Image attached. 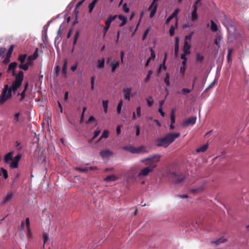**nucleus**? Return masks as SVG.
I'll return each mask as SVG.
<instances>
[{
	"mask_svg": "<svg viewBox=\"0 0 249 249\" xmlns=\"http://www.w3.org/2000/svg\"><path fill=\"white\" fill-rule=\"evenodd\" d=\"M160 155H155L150 157L141 160V162L144 163L147 167L140 170L137 176L138 178L140 179H142L147 176L150 173L153 172L154 169L157 167V162L160 161Z\"/></svg>",
	"mask_w": 249,
	"mask_h": 249,
	"instance_id": "1",
	"label": "nucleus"
},
{
	"mask_svg": "<svg viewBox=\"0 0 249 249\" xmlns=\"http://www.w3.org/2000/svg\"><path fill=\"white\" fill-rule=\"evenodd\" d=\"M180 135V133H169L162 138L155 140L156 145L158 147H167L176 139Z\"/></svg>",
	"mask_w": 249,
	"mask_h": 249,
	"instance_id": "2",
	"label": "nucleus"
},
{
	"mask_svg": "<svg viewBox=\"0 0 249 249\" xmlns=\"http://www.w3.org/2000/svg\"><path fill=\"white\" fill-rule=\"evenodd\" d=\"M12 92L8 85H5L0 95V104H3L5 101L11 98Z\"/></svg>",
	"mask_w": 249,
	"mask_h": 249,
	"instance_id": "3",
	"label": "nucleus"
},
{
	"mask_svg": "<svg viewBox=\"0 0 249 249\" xmlns=\"http://www.w3.org/2000/svg\"><path fill=\"white\" fill-rule=\"evenodd\" d=\"M196 117L193 116L190 117L182 122V126L183 127H186L189 125H193L196 123Z\"/></svg>",
	"mask_w": 249,
	"mask_h": 249,
	"instance_id": "4",
	"label": "nucleus"
},
{
	"mask_svg": "<svg viewBox=\"0 0 249 249\" xmlns=\"http://www.w3.org/2000/svg\"><path fill=\"white\" fill-rule=\"evenodd\" d=\"M173 178L175 180L176 183H181L185 178V176L182 174H173Z\"/></svg>",
	"mask_w": 249,
	"mask_h": 249,
	"instance_id": "5",
	"label": "nucleus"
},
{
	"mask_svg": "<svg viewBox=\"0 0 249 249\" xmlns=\"http://www.w3.org/2000/svg\"><path fill=\"white\" fill-rule=\"evenodd\" d=\"M197 6L196 4L193 5V10L191 14V20L193 21H195L198 19V16L197 14Z\"/></svg>",
	"mask_w": 249,
	"mask_h": 249,
	"instance_id": "6",
	"label": "nucleus"
},
{
	"mask_svg": "<svg viewBox=\"0 0 249 249\" xmlns=\"http://www.w3.org/2000/svg\"><path fill=\"white\" fill-rule=\"evenodd\" d=\"M24 77L23 72L21 71H19L18 73L15 76V82L20 83L22 84Z\"/></svg>",
	"mask_w": 249,
	"mask_h": 249,
	"instance_id": "7",
	"label": "nucleus"
},
{
	"mask_svg": "<svg viewBox=\"0 0 249 249\" xmlns=\"http://www.w3.org/2000/svg\"><path fill=\"white\" fill-rule=\"evenodd\" d=\"M131 88H124L123 90V92L124 93V98L125 100L128 101L130 100V95L131 91Z\"/></svg>",
	"mask_w": 249,
	"mask_h": 249,
	"instance_id": "8",
	"label": "nucleus"
},
{
	"mask_svg": "<svg viewBox=\"0 0 249 249\" xmlns=\"http://www.w3.org/2000/svg\"><path fill=\"white\" fill-rule=\"evenodd\" d=\"M13 196V193L12 192H8L7 193L6 196H5V197L3 198V199L1 201V204H4L6 203L7 202H8L9 201H10L12 199Z\"/></svg>",
	"mask_w": 249,
	"mask_h": 249,
	"instance_id": "9",
	"label": "nucleus"
},
{
	"mask_svg": "<svg viewBox=\"0 0 249 249\" xmlns=\"http://www.w3.org/2000/svg\"><path fill=\"white\" fill-rule=\"evenodd\" d=\"M13 152H10L4 156V161L5 163H9V161L13 160Z\"/></svg>",
	"mask_w": 249,
	"mask_h": 249,
	"instance_id": "10",
	"label": "nucleus"
},
{
	"mask_svg": "<svg viewBox=\"0 0 249 249\" xmlns=\"http://www.w3.org/2000/svg\"><path fill=\"white\" fill-rule=\"evenodd\" d=\"M21 86V84L14 81L9 88L11 90V92L13 91L15 93Z\"/></svg>",
	"mask_w": 249,
	"mask_h": 249,
	"instance_id": "11",
	"label": "nucleus"
},
{
	"mask_svg": "<svg viewBox=\"0 0 249 249\" xmlns=\"http://www.w3.org/2000/svg\"><path fill=\"white\" fill-rule=\"evenodd\" d=\"M124 150L128 151L131 153H137V147L132 145L125 146L123 147Z\"/></svg>",
	"mask_w": 249,
	"mask_h": 249,
	"instance_id": "12",
	"label": "nucleus"
},
{
	"mask_svg": "<svg viewBox=\"0 0 249 249\" xmlns=\"http://www.w3.org/2000/svg\"><path fill=\"white\" fill-rule=\"evenodd\" d=\"M100 154L103 158H108L112 154V152L108 149L101 151Z\"/></svg>",
	"mask_w": 249,
	"mask_h": 249,
	"instance_id": "13",
	"label": "nucleus"
},
{
	"mask_svg": "<svg viewBox=\"0 0 249 249\" xmlns=\"http://www.w3.org/2000/svg\"><path fill=\"white\" fill-rule=\"evenodd\" d=\"M191 48V45H190L189 42H184V45L183 47V53H185L186 54H190V49Z\"/></svg>",
	"mask_w": 249,
	"mask_h": 249,
	"instance_id": "14",
	"label": "nucleus"
},
{
	"mask_svg": "<svg viewBox=\"0 0 249 249\" xmlns=\"http://www.w3.org/2000/svg\"><path fill=\"white\" fill-rule=\"evenodd\" d=\"M179 9H176L174 10V12L170 15L166 19V23H168L171 19L177 17L178 13L179 12Z\"/></svg>",
	"mask_w": 249,
	"mask_h": 249,
	"instance_id": "15",
	"label": "nucleus"
},
{
	"mask_svg": "<svg viewBox=\"0 0 249 249\" xmlns=\"http://www.w3.org/2000/svg\"><path fill=\"white\" fill-rule=\"evenodd\" d=\"M167 53H165L164 59L163 60V64H160V65L159 68L158 70V73H160V72L162 67H163V69L164 70H165L166 69V67L165 65V61H166V59H167Z\"/></svg>",
	"mask_w": 249,
	"mask_h": 249,
	"instance_id": "16",
	"label": "nucleus"
},
{
	"mask_svg": "<svg viewBox=\"0 0 249 249\" xmlns=\"http://www.w3.org/2000/svg\"><path fill=\"white\" fill-rule=\"evenodd\" d=\"M119 65L120 63L119 62H117L115 60L112 61L110 64V66L111 68V72H114Z\"/></svg>",
	"mask_w": 249,
	"mask_h": 249,
	"instance_id": "17",
	"label": "nucleus"
},
{
	"mask_svg": "<svg viewBox=\"0 0 249 249\" xmlns=\"http://www.w3.org/2000/svg\"><path fill=\"white\" fill-rule=\"evenodd\" d=\"M117 17V16H109V17L107 18V19L106 20V22H105V23H106V26H107V27H109L110 26V23H111V22L112 21H113L114 20H115V19Z\"/></svg>",
	"mask_w": 249,
	"mask_h": 249,
	"instance_id": "18",
	"label": "nucleus"
},
{
	"mask_svg": "<svg viewBox=\"0 0 249 249\" xmlns=\"http://www.w3.org/2000/svg\"><path fill=\"white\" fill-rule=\"evenodd\" d=\"M118 178L114 175H109L105 178L104 180L106 182H111L116 180Z\"/></svg>",
	"mask_w": 249,
	"mask_h": 249,
	"instance_id": "19",
	"label": "nucleus"
},
{
	"mask_svg": "<svg viewBox=\"0 0 249 249\" xmlns=\"http://www.w3.org/2000/svg\"><path fill=\"white\" fill-rule=\"evenodd\" d=\"M179 37L176 36L175 38V53L177 55L179 50Z\"/></svg>",
	"mask_w": 249,
	"mask_h": 249,
	"instance_id": "20",
	"label": "nucleus"
},
{
	"mask_svg": "<svg viewBox=\"0 0 249 249\" xmlns=\"http://www.w3.org/2000/svg\"><path fill=\"white\" fill-rule=\"evenodd\" d=\"M148 151L144 146H140L137 147V153H148Z\"/></svg>",
	"mask_w": 249,
	"mask_h": 249,
	"instance_id": "21",
	"label": "nucleus"
},
{
	"mask_svg": "<svg viewBox=\"0 0 249 249\" xmlns=\"http://www.w3.org/2000/svg\"><path fill=\"white\" fill-rule=\"evenodd\" d=\"M227 241V239L224 237L219 238L217 240L214 241L212 242V243L214 244L216 246H218L221 243H224Z\"/></svg>",
	"mask_w": 249,
	"mask_h": 249,
	"instance_id": "22",
	"label": "nucleus"
},
{
	"mask_svg": "<svg viewBox=\"0 0 249 249\" xmlns=\"http://www.w3.org/2000/svg\"><path fill=\"white\" fill-rule=\"evenodd\" d=\"M150 51H151V56L150 57H149L147 59V60L145 63V66L146 67L149 65V63L150 61H151V60L152 59H154L156 56L155 54L154 53V51H153V50L152 48L151 49Z\"/></svg>",
	"mask_w": 249,
	"mask_h": 249,
	"instance_id": "23",
	"label": "nucleus"
},
{
	"mask_svg": "<svg viewBox=\"0 0 249 249\" xmlns=\"http://www.w3.org/2000/svg\"><path fill=\"white\" fill-rule=\"evenodd\" d=\"M208 147V144H205L201 146L200 147L196 149V151L197 153L204 152L207 150Z\"/></svg>",
	"mask_w": 249,
	"mask_h": 249,
	"instance_id": "24",
	"label": "nucleus"
},
{
	"mask_svg": "<svg viewBox=\"0 0 249 249\" xmlns=\"http://www.w3.org/2000/svg\"><path fill=\"white\" fill-rule=\"evenodd\" d=\"M98 0H93L89 5V12L92 13L93 9Z\"/></svg>",
	"mask_w": 249,
	"mask_h": 249,
	"instance_id": "25",
	"label": "nucleus"
},
{
	"mask_svg": "<svg viewBox=\"0 0 249 249\" xmlns=\"http://www.w3.org/2000/svg\"><path fill=\"white\" fill-rule=\"evenodd\" d=\"M122 21V22L120 24V26L122 27L124 26L127 22V18L124 16L119 15L118 17Z\"/></svg>",
	"mask_w": 249,
	"mask_h": 249,
	"instance_id": "26",
	"label": "nucleus"
},
{
	"mask_svg": "<svg viewBox=\"0 0 249 249\" xmlns=\"http://www.w3.org/2000/svg\"><path fill=\"white\" fill-rule=\"evenodd\" d=\"M17 66V63L16 62H12L8 66V70L12 71L13 72H14Z\"/></svg>",
	"mask_w": 249,
	"mask_h": 249,
	"instance_id": "27",
	"label": "nucleus"
},
{
	"mask_svg": "<svg viewBox=\"0 0 249 249\" xmlns=\"http://www.w3.org/2000/svg\"><path fill=\"white\" fill-rule=\"evenodd\" d=\"M67 63H68L67 60L66 59H64L62 71V73L65 75H66L67 74Z\"/></svg>",
	"mask_w": 249,
	"mask_h": 249,
	"instance_id": "28",
	"label": "nucleus"
},
{
	"mask_svg": "<svg viewBox=\"0 0 249 249\" xmlns=\"http://www.w3.org/2000/svg\"><path fill=\"white\" fill-rule=\"evenodd\" d=\"M211 29L214 32H215L218 30L217 25L212 20H211Z\"/></svg>",
	"mask_w": 249,
	"mask_h": 249,
	"instance_id": "29",
	"label": "nucleus"
},
{
	"mask_svg": "<svg viewBox=\"0 0 249 249\" xmlns=\"http://www.w3.org/2000/svg\"><path fill=\"white\" fill-rule=\"evenodd\" d=\"M100 132H101L100 130L95 131L94 132V135H93V137L88 140L89 143L92 142L94 140V139L95 138H96L99 135V134L100 133Z\"/></svg>",
	"mask_w": 249,
	"mask_h": 249,
	"instance_id": "30",
	"label": "nucleus"
},
{
	"mask_svg": "<svg viewBox=\"0 0 249 249\" xmlns=\"http://www.w3.org/2000/svg\"><path fill=\"white\" fill-rule=\"evenodd\" d=\"M19 116H20V112H18V113H16L15 115H14V118L13 120V123L15 124H18V123L19 122Z\"/></svg>",
	"mask_w": 249,
	"mask_h": 249,
	"instance_id": "31",
	"label": "nucleus"
},
{
	"mask_svg": "<svg viewBox=\"0 0 249 249\" xmlns=\"http://www.w3.org/2000/svg\"><path fill=\"white\" fill-rule=\"evenodd\" d=\"M108 135H109V131L108 130H104L102 135L101 136L99 139L98 140V141H100L103 138H107L108 137Z\"/></svg>",
	"mask_w": 249,
	"mask_h": 249,
	"instance_id": "32",
	"label": "nucleus"
},
{
	"mask_svg": "<svg viewBox=\"0 0 249 249\" xmlns=\"http://www.w3.org/2000/svg\"><path fill=\"white\" fill-rule=\"evenodd\" d=\"M98 63L97 68L99 69L103 68L105 66V59L103 58L101 60H99Z\"/></svg>",
	"mask_w": 249,
	"mask_h": 249,
	"instance_id": "33",
	"label": "nucleus"
},
{
	"mask_svg": "<svg viewBox=\"0 0 249 249\" xmlns=\"http://www.w3.org/2000/svg\"><path fill=\"white\" fill-rule=\"evenodd\" d=\"M108 100H103L102 103H103V107L104 108V111L105 113H107V107H108Z\"/></svg>",
	"mask_w": 249,
	"mask_h": 249,
	"instance_id": "34",
	"label": "nucleus"
},
{
	"mask_svg": "<svg viewBox=\"0 0 249 249\" xmlns=\"http://www.w3.org/2000/svg\"><path fill=\"white\" fill-rule=\"evenodd\" d=\"M169 79H170V75H169V73H166V75H165V77L164 79V82L165 83V84H166V85L167 86H169L170 85V81H169Z\"/></svg>",
	"mask_w": 249,
	"mask_h": 249,
	"instance_id": "35",
	"label": "nucleus"
},
{
	"mask_svg": "<svg viewBox=\"0 0 249 249\" xmlns=\"http://www.w3.org/2000/svg\"><path fill=\"white\" fill-rule=\"evenodd\" d=\"M27 55L26 54H20L18 57V60L20 62L21 64H23L25 60Z\"/></svg>",
	"mask_w": 249,
	"mask_h": 249,
	"instance_id": "36",
	"label": "nucleus"
},
{
	"mask_svg": "<svg viewBox=\"0 0 249 249\" xmlns=\"http://www.w3.org/2000/svg\"><path fill=\"white\" fill-rule=\"evenodd\" d=\"M75 170L79 172L86 173L89 171V168L88 167H76L75 168Z\"/></svg>",
	"mask_w": 249,
	"mask_h": 249,
	"instance_id": "37",
	"label": "nucleus"
},
{
	"mask_svg": "<svg viewBox=\"0 0 249 249\" xmlns=\"http://www.w3.org/2000/svg\"><path fill=\"white\" fill-rule=\"evenodd\" d=\"M123 104V101L122 100H121L118 105L117 107V112L118 114H120L121 111L122 107Z\"/></svg>",
	"mask_w": 249,
	"mask_h": 249,
	"instance_id": "38",
	"label": "nucleus"
},
{
	"mask_svg": "<svg viewBox=\"0 0 249 249\" xmlns=\"http://www.w3.org/2000/svg\"><path fill=\"white\" fill-rule=\"evenodd\" d=\"M18 166V162L15 160H14L11 163L10 167L11 168H17Z\"/></svg>",
	"mask_w": 249,
	"mask_h": 249,
	"instance_id": "39",
	"label": "nucleus"
},
{
	"mask_svg": "<svg viewBox=\"0 0 249 249\" xmlns=\"http://www.w3.org/2000/svg\"><path fill=\"white\" fill-rule=\"evenodd\" d=\"M19 68L22 69L24 71H27L28 69L29 65L28 63H26L24 64H21L18 66Z\"/></svg>",
	"mask_w": 249,
	"mask_h": 249,
	"instance_id": "40",
	"label": "nucleus"
},
{
	"mask_svg": "<svg viewBox=\"0 0 249 249\" xmlns=\"http://www.w3.org/2000/svg\"><path fill=\"white\" fill-rule=\"evenodd\" d=\"M36 59L33 57L31 55H30L27 58V63H28L29 66L32 65L33 64V61Z\"/></svg>",
	"mask_w": 249,
	"mask_h": 249,
	"instance_id": "41",
	"label": "nucleus"
},
{
	"mask_svg": "<svg viewBox=\"0 0 249 249\" xmlns=\"http://www.w3.org/2000/svg\"><path fill=\"white\" fill-rule=\"evenodd\" d=\"M152 72H153V71L151 70H149L148 71V74L144 79L145 82H147L150 80V79L151 78V75L152 74Z\"/></svg>",
	"mask_w": 249,
	"mask_h": 249,
	"instance_id": "42",
	"label": "nucleus"
},
{
	"mask_svg": "<svg viewBox=\"0 0 249 249\" xmlns=\"http://www.w3.org/2000/svg\"><path fill=\"white\" fill-rule=\"evenodd\" d=\"M193 34H194V33L192 32L189 35L186 36H185L184 42H189V41H190Z\"/></svg>",
	"mask_w": 249,
	"mask_h": 249,
	"instance_id": "43",
	"label": "nucleus"
},
{
	"mask_svg": "<svg viewBox=\"0 0 249 249\" xmlns=\"http://www.w3.org/2000/svg\"><path fill=\"white\" fill-rule=\"evenodd\" d=\"M43 238L44 244L45 245L47 243V242L49 240V237H48V234L46 233H43Z\"/></svg>",
	"mask_w": 249,
	"mask_h": 249,
	"instance_id": "44",
	"label": "nucleus"
},
{
	"mask_svg": "<svg viewBox=\"0 0 249 249\" xmlns=\"http://www.w3.org/2000/svg\"><path fill=\"white\" fill-rule=\"evenodd\" d=\"M79 31H77L74 35V40L73 41V46L76 44L77 40L79 37Z\"/></svg>",
	"mask_w": 249,
	"mask_h": 249,
	"instance_id": "45",
	"label": "nucleus"
},
{
	"mask_svg": "<svg viewBox=\"0 0 249 249\" xmlns=\"http://www.w3.org/2000/svg\"><path fill=\"white\" fill-rule=\"evenodd\" d=\"M13 48H14L13 45H11L10 46V47L9 48V49L7 53L6 56H7L8 57H11L12 52L13 51Z\"/></svg>",
	"mask_w": 249,
	"mask_h": 249,
	"instance_id": "46",
	"label": "nucleus"
},
{
	"mask_svg": "<svg viewBox=\"0 0 249 249\" xmlns=\"http://www.w3.org/2000/svg\"><path fill=\"white\" fill-rule=\"evenodd\" d=\"M204 59V57L201 55L199 53L196 54V61L202 62Z\"/></svg>",
	"mask_w": 249,
	"mask_h": 249,
	"instance_id": "47",
	"label": "nucleus"
},
{
	"mask_svg": "<svg viewBox=\"0 0 249 249\" xmlns=\"http://www.w3.org/2000/svg\"><path fill=\"white\" fill-rule=\"evenodd\" d=\"M1 171L3 174V178L5 179L7 178L8 177L7 171L5 169H4L3 168H1Z\"/></svg>",
	"mask_w": 249,
	"mask_h": 249,
	"instance_id": "48",
	"label": "nucleus"
},
{
	"mask_svg": "<svg viewBox=\"0 0 249 249\" xmlns=\"http://www.w3.org/2000/svg\"><path fill=\"white\" fill-rule=\"evenodd\" d=\"M171 124H174L175 123V116L174 110H172L171 113Z\"/></svg>",
	"mask_w": 249,
	"mask_h": 249,
	"instance_id": "49",
	"label": "nucleus"
},
{
	"mask_svg": "<svg viewBox=\"0 0 249 249\" xmlns=\"http://www.w3.org/2000/svg\"><path fill=\"white\" fill-rule=\"evenodd\" d=\"M203 188L202 187H199L196 189H193L191 190V191L193 193H198L199 192H200L202 190Z\"/></svg>",
	"mask_w": 249,
	"mask_h": 249,
	"instance_id": "50",
	"label": "nucleus"
},
{
	"mask_svg": "<svg viewBox=\"0 0 249 249\" xmlns=\"http://www.w3.org/2000/svg\"><path fill=\"white\" fill-rule=\"evenodd\" d=\"M123 11L125 12V13H128L129 11V8L128 7L127 5V4L126 3H124L123 5Z\"/></svg>",
	"mask_w": 249,
	"mask_h": 249,
	"instance_id": "51",
	"label": "nucleus"
},
{
	"mask_svg": "<svg viewBox=\"0 0 249 249\" xmlns=\"http://www.w3.org/2000/svg\"><path fill=\"white\" fill-rule=\"evenodd\" d=\"M6 49L5 48L0 47V57L3 56L6 52Z\"/></svg>",
	"mask_w": 249,
	"mask_h": 249,
	"instance_id": "52",
	"label": "nucleus"
},
{
	"mask_svg": "<svg viewBox=\"0 0 249 249\" xmlns=\"http://www.w3.org/2000/svg\"><path fill=\"white\" fill-rule=\"evenodd\" d=\"M175 33V27L173 25H172L170 27V30H169V34L170 36H173L174 35Z\"/></svg>",
	"mask_w": 249,
	"mask_h": 249,
	"instance_id": "53",
	"label": "nucleus"
},
{
	"mask_svg": "<svg viewBox=\"0 0 249 249\" xmlns=\"http://www.w3.org/2000/svg\"><path fill=\"white\" fill-rule=\"evenodd\" d=\"M25 93H26V91H24V90H23L21 93L18 94V95L19 94L20 95V98L19 99L20 101H22L24 100V99L25 97Z\"/></svg>",
	"mask_w": 249,
	"mask_h": 249,
	"instance_id": "54",
	"label": "nucleus"
},
{
	"mask_svg": "<svg viewBox=\"0 0 249 249\" xmlns=\"http://www.w3.org/2000/svg\"><path fill=\"white\" fill-rule=\"evenodd\" d=\"M95 121V118L93 116H90L88 120L86 122V124L91 123Z\"/></svg>",
	"mask_w": 249,
	"mask_h": 249,
	"instance_id": "55",
	"label": "nucleus"
},
{
	"mask_svg": "<svg viewBox=\"0 0 249 249\" xmlns=\"http://www.w3.org/2000/svg\"><path fill=\"white\" fill-rule=\"evenodd\" d=\"M149 31V29H147L144 31V33H143V35H142V40H144L146 38V36H147V34H148V33Z\"/></svg>",
	"mask_w": 249,
	"mask_h": 249,
	"instance_id": "56",
	"label": "nucleus"
},
{
	"mask_svg": "<svg viewBox=\"0 0 249 249\" xmlns=\"http://www.w3.org/2000/svg\"><path fill=\"white\" fill-rule=\"evenodd\" d=\"M191 91V89H186V88H184V89H182V90H181V92L184 94H185L186 93H190V92Z\"/></svg>",
	"mask_w": 249,
	"mask_h": 249,
	"instance_id": "57",
	"label": "nucleus"
},
{
	"mask_svg": "<svg viewBox=\"0 0 249 249\" xmlns=\"http://www.w3.org/2000/svg\"><path fill=\"white\" fill-rule=\"evenodd\" d=\"M232 49H228V55H227V59H228V61L229 62L230 60V59H231V53H232Z\"/></svg>",
	"mask_w": 249,
	"mask_h": 249,
	"instance_id": "58",
	"label": "nucleus"
},
{
	"mask_svg": "<svg viewBox=\"0 0 249 249\" xmlns=\"http://www.w3.org/2000/svg\"><path fill=\"white\" fill-rule=\"evenodd\" d=\"M26 234L28 238L31 237L32 232L30 228L26 229Z\"/></svg>",
	"mask_w": 249,
	"mask_h": 249,
	"instance_id": "59",
	"label": "nucleus"
},
{
	"mask_svg": "<svg viewBox=\"0 0 249 249\" xmlns=\"http://www.w3.org/2000/svg\"><path fill=\"white\" fill-rule=\"evenodd\" d=\"M90 84H91V89H94V77L93 76L91 77L90 79Z\"/></svg>",
	"mask_w": 249,
	"mask_h": 249,
	"instance_id": "60",
	"label": "nucleus"
},
{
	"mask_svg": "<svg viewBox=\"0 0 249 249\" xmlns=\"http://www.w3.org/2000/svg\"><path fill=\"white\" fill-rule=\"evenodd\" d=\"M149 99H151V101H150L149 99H146V101L148 106L151 107L153 104V101L152 100V97L151 96L149 97Z\"/></svg>",
	"mask_w": 249,
	"mask_h": 249,
	"instance_id": "61",
	"label": "nucleus"
},
{
	"mask_svg": "<svg viewBox=\"0 0 249 249\" xmlns=\"http://www.w3.org/2000/svg\"><path fill=\"white\" fill-rule=\"evenodd\" d=\"M122 125H118L117 126L116 128V133L117 135H119L121 134V129Z\"/></svg>",
	"mask_w": 249,
	"mask_h": 249,
	"instance_id": "62",
	"label": "nucleus"
},
{
	"mask_svg": "<svg viewBox=\"0 0 249 249\" xmlns=\"http://www.w3.org/2000/svg\"><path fill=\"white\" fill-rule=\"evenodd\" d=\"M21 158V155L20 154H18L16 157H15L14 160L18 162H19Z\"/></svg>",
	"mask_w": 249,
	"mask_h": 249,
	"instance_id": "63",
	"label": "nucleus"
},
{
	"mask_svg": "<svg viewBox=\"0 0 249 249\" xmlns=\"http://www.w3.org/2000/svg\"><path fill=\"white\" fill-rule=\"evenodd\" d=\"M136 112L138 117H140L141 114V108L140 107H137Z\"/></svg>",
	"mask_w": 249,
	"mask_h": 249,
	"instance_id": "64",
	"label": "nucleus"
}]
</instances>
